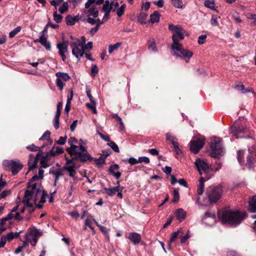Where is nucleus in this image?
I'll list each match as a JSON object with an SVG mask.
<instances>
[{"label": "nucleus", "instance_id": "obj_13", "mask_svg": "<svg viewBox=\"0 0 256 256\" xmlns=\"http://www.w3.org/2000/svg\"><path fill=\"white\" fill-rule=\"evenodd\" d=\"M68 42L64 41L62 43L57 44V48L58 50L60 55L62 56V60L64 62L66 58V54H68Z\"/></svg>", "mask_w": 256, "mask_h": 256}, {"label": "nucleus", "instance_id": "obj_60", "mask_svg": "<svg viewBox=\"0 0 256 256\" xmlns=\"http://www.w3.org/2000/svg\"><path fill=\"white\" fill-rule=\"evenodd\" d=\"M138 163L144 162L146 164H148L150 162V160L148 157L142 156L140 157L138 160Z\"/></svg>", "mask_w": 256, "mask_h": 256}, {"label": "nucleus", "instance_id": "obj_47", "mask_svg": "<svg viewBox=\"0 0 256 256\" xmlns=\"http://www.w3.org/2000/svg\"><path fill=\"white\" fill-rule=\"evenodd\" d=\"M147 17V14H146L144 13H140L139 14L138 20L139 22L140 23H144V22L145 20H146V18Z\"/></svg>", "mask_w": 256, "mask_h": 256}, {"label": "nucleus", "instance_id": "obj_20", "mask_svg": "<svg viewBox=\"0 0 256 256\" xmlns=\"http://www.w3.org/2000/svg\"><path fill=\"white\" fill-rule=\"evenodd\" d=\"M76 164H74L70 166H64L62 169L68 171V175L73 178L76 174Z\"/></svg>", "mask_w": 256, "mask_h": 256}, {"label": "nucleus", "instance_id": "obj_55", "mask_svg": "<svg viewBox=\"0 0 256 256\" xmlns=\"http://www.w3.org/2000/svg\"><path fill=\"white\" fill-rule=\"evenodd\" d=\"M78 160V158H75L74 156H72V159H68L66 158V163L65 166H70L74 164H76L75 160Z\"/></svg>", "mask_w": 256, "mask_h": 256}, {"label": "nucleus", "instance_id": "obj_44", "mask_svg": "<svg viewBox=\"0 0 256 256\" xmlns=\"http://www.w3.org/2000/svg\"><path fill=\"white\" fill-rule=\"evenodd\" d=\"M52 174L55 177V182H56L59 180V178L63 174L62 170H58L54 172Z\"/></svg>", "mask_w": 256, "mask_h": 256}, {"label": "nucleus", "instance_id": "obj_52", "mask_svg": "<svg viewBox=\"0 0 256 256\" xmlns=\"http://www.w3.org/2000/svg\"><path fill=\"white\" fill-rule=\"evenodd\" d=\"M64 0H52L50 2V4L52 6L55 7V10H57V6L60 4Z\"/></svg>", "mask_w": 256, "mask_h": 256}, {"label": "nucleus", "instance_id": "obj_37", "mask_svg": "<svg viewBox=\"0 0 256 256\" xmlns=\"http://www.w3.org/2000/svg\"><path fill=\"white\" fill-rule=\"evenodd\" d=\"M122 43L117 42L114 44H110L108 46V52L112 54L114 50H117L121 46Z\"/></svg>", "mask_w": 256, "mask_h": 256}, {"label": "nucleus", "instance_id": "obj_34", "mask_svg": "<svg viewBox=\"0 0 256 256\" xmlns=\"http://www.w3.org/2000/svg\"><path fill=\"white\" fill-rule=\"evenodd\" d=\"M160 14L157 12H155L150 15V22L152 23L158 22L160 20Z\"/></svg>", "mask_w": 256, "mask_h": 256}, {"label": "nucleus", "instance_id": "obj_22", "mask_svg": "<svg viewBox=\"0 0 256 256\" xmlns=\"http://www.w3.org/2000/svg\"><path fill=\"white\" fill-rule=\"evenodd\" d=\"M119 166L116 164L111 165L110 168V172L116 178L118 179L121 176V173L118 171Z\"/></svg>", "mask_w": 256, "mask_h": 256}, {"label": "nucleus", "instance_id": "obj_32", "mask_svg": "<svg viewBox=\"0 0 256 256\" xmlns=\"http://www.w3.org/2000/svg\"><path fill=\"white\" fill-rule=\"evenodd\" d=\"M56 76L65 82L68 81L70 78L68 74L60 72L56 73Z\"/></svg>", "mask_w": 256, "mask_h": 256}, {"label": "nucleus", "instance_id": "obj_46", "mask_svg": "<svg viewBox=\"0 0 256 256\" xmlns=\"http://www.w3.org/2000/svg\"><path fill=\"white\" fill-rule=\"evenodd\" d=\"M54 19L57 23H59L62 20V16L60 14H57L56 10L54 13Z\"/></svg>", "mask_w": 256, "mask_h": 256}, {"label": "nucleus", "instance_id": "obj_1", "mask_svg": "<svg viewBox=\"0 0 256 256\" xmlns=\"http://www.w3.org/2000/svg\"><path fill=\"white\" fill-rule=\"evenodd\" d=\"M68 142L70 145V148H68L67 150L71 156H74L75 158L80 159V160L82 162H84L87 160L92 161V157L88 152L86 149L83 146L80 144L79 146L81 152H80L78 151V146L74 144L78 142V140L75 138H70Z\"/></svg>", "mask_w": 256, "mask_h": 256}, {"label": "nucleus", "instance_id": "obj_31", "mask_svg": "<svg viewBox=\"0 0 256 256\" xmlns=\"http://www.w3.org/2000/svg\"><path fill=\"white\" fill-rule=\"evenodd\" d=\"M20 232H10L5 236L6 239L8 242L12 241L14 238H18L20 236Z\"/></svg>", "mask_w": 256, "mask_h": 256}, {"label": "nucleus", "instance_id": "obj_3", "mask_svg": "<svg viewBox=\"0 0 256 256\" xmlns=\"http://www.w3.org/2000/svg\"><path fill=\"white\" fill-rule=\"evenodd\" d=\"M27 188V190L25 192L23 202L24 203L25 206L30 208L29 212H31L34 211V209L33 204L30 202V201L33 199L34 202L36 204V202L38 201V194L40 193L36 190V184L28 186Z\"/></svg>", "mask_w": 256, "mask_h": 256}, {"label": "nucleus", "instance_id": "obj_57", "mask_svg": "<svg viewBox=\"0 0 256 256\" xmlns=\"http://www.w3.org/2000/svg\"><path fill=\"white\" fill-rule=\"evenodd\" d=\"M38 179H40V178H39V176H37L36 174H35L34 176L30 180V182H28V186H31L32 185V184H35L34 182L36 180H38ZM36 187L37 188V186H36Z\"/></svg>", "mask_w": 256, "mask_h": 256}, {"label": "nucleus", "instance_id": "obj_4", "mask_svg": "<svg viewBox=\"0 0 256 256\" xmlns=\"http://www.w3.org/2000/svg\"><path fill=\"white\" fill-rule=\"evenodd\" d=\"M168 29L173 33L172 37V46L180 44L178 41L184 39L185 30L180 25L175 26L173 24H169Z\"/></svg>", "mask_w": 256, "mask_h": 256}, {"label": "nucleus", "instance_id": "obj_33", "mask_svg": "<svg viewBox=\"0 0 256 256\" xmlns=\"http://www.w3.org/2000/svg\"><path fill=\"white\" fill-rule=\"evenodd\" d=\"M148 48L152 52H156L157 51L156 43L154 39H150L148 41Z\"/></svg>", "mask_w": 256, "mask_h": 256}, {"label": "nucleus", "instance_id": "obj_27", "mask_svg": "<svg viewBox=\"0 0 256 256\" xmlns=\"http://www.w3.org/2000/svg\"><path fill=\"white\" fill-rule=\"evenodd\" d=\"M104 0H88L85 4V8H89L92 4L100 5L104 2Z\"/></svg>", "mask_w": 256, "mask_h": 256}, {"label": "nucleus", "instance_id": "obj_26", "mask_svg": "<svg viewBox=\"0 0 256 256\" xmlns=\"http://www.w3.org/2000/svg\"><path fill=\"white\" fill-rule=\"evenodd\" d=\"M93 221L96 224V225L100 228V230L104 234L106 238H107L108 240H110V236L108 233V230L106 228L105 226H102L95 219H93Z\"/></svg>", "mask_w": 256, "mask_h": 256}, {"label": "nucleus", "instance_id": "obj_11", "mask_svg": "<svg viewBox=\"0 0 256 256\" xmlns=\"http://www.w3.org/2000/svg\"><path fill=\"white\" fill-rule=\"evenodd\" d=\"M70 48H72V54L78 60L81 58L84 54V46L78 40H76V42H72L70 44Z\"/></svg>", "mask_w": 256, "mask_h": 256}, {"label": "nucleus", "instance_id": "obj_12", "mask_svg": "<svg viewBox=\"0 0 256 256\" xmlns=\"http://www.w3.org/2000/svg\"><path fill=\"white\" fill-rule=\"evenodd\" d=\"M205 139L201 136L190 141V150L194 154H197L204 146Z\"/></svg>", "mask_w": 256, "mask_h": 256}, {"label": "nucleus", "instance_id": "obj_17", "mask_svg": "<svg viewBox=\"0 0 256 256\" xmlns=\"http://www.w3.org/2000/svg\"><path fill=\"white\" fill-rule=\"evenodd\" d=\"M87 9L88 10H85V13L87 14L88 16H92L93 18H96L98 16V10L95 5L92 4Z\"/></svg>", "mask_w": 256, "mask_h": 256}, {"label": "nucleus", "instance_id": "obj_59", "mask_svg": "<svg viewBox=\"0 0 256 256\" xmlns=\"http://www.w3.org/2000/svg\"><path fill=\"white\" fill-rule=\"evenodd\" d=\"M26 149H28V150H29L30 151H31V152H36V151H38L40 149V148L36 146L34 144H32L30 146H27L26 147Z\"/></svg>", "mask_w": 256, "mask_h": 256}, {"label": "nucleus", "instance_id": "obj_30", "mask_svg": "<svg viewBox=\"0 0 256 256\" xmlns=\"http://www.w3.org/2000/svg\"><path fill=\"white\" fill-rule=\"evenodd\" d=\"M186 212L182 208H179L177 210L176 217L180 221H182L186 217Z\"/></svg>", "mask_w": 256, "mask_h": 256}, {"label": "nucleus", "instance_id": "obj_28", "mask_svg": "<svg viewBox=\"0 0 256 256\" xmlns=\"http://www.w3.org/2000/svg\"><path fill=\"white\" fill-rule=\"evenodd\" d=\"M113 8V6L108 0H106L104 4L102 10L104 12L110 13Z\"/></svg>", "mask_w": 256, "mask_h": 256}, {"label": "nucleus", "instance_id": "obj_58", "mask_svg": "<svg viewBox=\"0 0 256 256\" xmlns=\"http://www.w3.org/2000/svg\"><path fill=\"white\" fill-rule=\"evenodd\" d=\"M180 196L178 190L174 189V199L172 200L173 202H178L179 200Z\"/></svg>", "mask_w": 256, "mask_h": 256}, {"label": "nucleus", "instance_id": "obj_62", "mask_svg": "<svg viewBox=\"0 0 256 256\" xmlns=\"http://www.w3.org/2000/svg\"><path fill=\"white\" fill-rule=\"evenodd\" d=\"M10 190H5L3 191L2 192L0 193V200L10 195Z\"/></svg>", "mask_w": 256, "mask_h": 256}, {"label": "nucleus", "instance_id": "obj_39", "mask_svg": "<svg viewBox=\"0 0 256 256\" xmlns=\"http://www.w3.org/2000/svg\"><path fill=\"white\" fill-rule=\"evenodd\" d=\"M126 8V4H123L120 6V8H119L116 10V14L118 17H120L124 14Z\"/></svg>", "mask_w": 256, "mask_h": 256}, {"label": "nucleus", "instance_id": "obj_23", "mask_svg": "<svg viewBox=\"0 0 256 256\" xmlns=\"http://www.w3.org/2000/svg\"><path fill=\"white\" fill-rule=\"evenodd\" d=\"M128 239L134 244H138L141 240V236L136 232H130L128 236Z\"/></svg>", "mask_w": 256, "mask_h": 256}, {"label": "nucleus", "instance_id": "obj_51", "mask_svg": "<svg viewBox=\"0 0 256 256\" xmlns=\"http://www.w3.org/2000/svg\"><path fill=\"white\" fill-rule=\"evenodd\" d=\"M214 1L213 0H208L204 2V6L211 9L214 8Z\"/></svg>", "mask_w": 256, "mask_h": 256}, {"label": "nucleus", "instance_id": "obj_10", "mask_svg": "<svg viewBox=\"0 0 256 256\" xmlns=\"http://www.w3.org/2000/svg\"><path fill=\"white\" fill-rule=\"evenodd\" d=\"M173 50H176L180 52L181 55L176 54L175 52L174 54L176 56L182 57V58L186 60V62H188L190 58L193 56V52L188 49L183 48L182 44H178L176 46H171Z\"/></svg>", "mask_w": 256, "mask_h": 256}, {"label": "nucleus", "instance_id": "obj_2", "mask_svg": "<svg viewBox=\"0 0 256 256\" xmlns=\"http://www.w3.org/2000/svg\"><path fill=\"white\" fill-rule=\"evenodd\" d=\"M246 216V214L244 212L224 209L222 212L220 218L223 223L235 226L240 224Z\"/></svg>", "mask_w": 256, "mask_h": 256}, {"label": "nucleus", "instance_id": "obj_53", "mask_svg": "<svg viewBox=\"0 0 256 256\" xmlns=\"http://www.w3.org/2000/svg\"><path fill=\"white\" fill-rule=\"evenodd\" d=\"M86 95H87L88 97L89 98L90 102L92 103H94V102L95 101H94L92 96L91 94L90 89L88 86H86Z\"/></svg>", "mask_w": 256, "mask_h": 256}, {"label": "nucleus", "instance_id": "obj_25", "mask_svg": "<svg viewBox=\"0 0 256 256\" xmlns=\"http://www.w3.org/2000/svg\"><path fill=\"white\" fill-rule=\"evenodd\" d=\"M119 184H120V182H117V184L118 185V186H116V187H113L110 188H104V190H105L106 193L108 196H113L116 194V192H117L118 190L120 188Z\"/></svg>", "mask_w": 256, "mask_h": 256}, {"label": "nucleus", "instance_id": "obj_29", "mask_svg": "<svg viewBox=\"0 0 256 256\" xmlns=\"http://www.w3.org/2000/svg\"><path fill=\"white\" fill-rule=\"evenodd\" d=\"M66 21L68 25L72 26L76 21H78V19L76 17H74L70 15H68L66 18Z\"/></svg>", "mask_w": 256, "mask_h": 256}, {"label": "nucleus", "instance_id": "obj_61", "mask_svg": "<svg viewBox=\"0 0 256 256\" xmlns=\"http://www.w3.org/2000/svg\"><path fill=\"white\" fill-rule=\"evenodd\" d=\"M66 136H60L58 140L56 142V143L58 144H60V145H63L65 143H66Z\"/></svg>", "mask_w": 256, "mask_h": 256}, {"label": "nucleus", "instance_id": "obj_36", "mask_svg": "<svg viewBox=\"0 0 256 256\" xmlns=\"http://www.w3.org/2000/svg\"><path fill=\"white\" fill-rule=\"evenodd\" d=\"M180 233H182V230H178L176 232H174L170 238L169 244H172V242H174V240L178 237H180Z\"/></svg>", "mask_w": 256, "mask_h": 256}, {"label": "nucleus", "instance_id": "obj_5", "mask_svg": "<svg viewBox=\"0 0 256 256\" xmlns=\"http://www.w3.org/2000/svg\"><path fill=\"white\" fill-rule=\"evenodd\" d=\"M211 140V156L214 158H219L224 154L221 140L219 138L213 137Z\"/></svg>", "mask_w": 256, "mask_h": 256}, {"label": "nucleus", "instance_id": "obj_8", "mask_svg": "<svg viewBox=\"0 0 256 256\" xmlns=\"http://www.w3.org/2000/svg\"><path fill=\"white\" fill-rule=\"evenodd\" d=\"M42 235V232L35 228H29L26 234V239L32 246H36L38 238Z\"/></svg>", "mask_w": 256, "mask_h": 256}, {"label": "nucleus", "instance_id": "obj_9", "mask_svg": "<svg viewBox=\"0 0 256 256\" xmlns=\"http://www.w3.org/2000/svg\"><path fill=\"white\" fill-rule=\"evenodd\" d=\"M194 164L200 175H204L202 177L206 178L210 176H212L210 173L211 169L209 165L205 162L200 159L196 160Z\"/></svg>", "mask_w": 256, "mask_h": 256}, {"label": "nucleus", "instance_id": "obj_56", "mask_svg": "<svg viewBox=\"0 0 256 256\" xmlns=\"http://www.w3.org/2000/svg\"><path fill=\"white\" fill-rule=\"evenodd\" d=\"M56 82L57 86L59 88L60 90H62L63 89L64 85V84L62 82V79H60V78H58L56 80Z\"/></svg>", "mask_w": 256, "mask_h": 256}, {"label": "nucleus", "instance_id": "obj_21", "mask_svg": "<svg viewBox=\"0 0 256 256\" xmlns=\"http://www.w3.org/2000/svg\"><path fill=\"white\" fill-rule=\"evenodd\" d=\"M210 178V176L204 178L201 177L199 180V184L198 186L197 192L198 195H202L204 192V182L206 180H208Z\"/></svg>", "mask_w": 256, "mask_h": 256}, {"label": "nucleus", "instance_id": "obj_35", "mask_svg": "<svg viewBox=\"0 0 256 256\" xmlns=\"http://www.w3.org/2000/svg\"><path fill=\"white\" fill-rule=\"evenodd\" d=\"M166 140L170 142L173 146L174 145L175 143L176 144L178 143L177 138L172 136L170 133H167L166 134Z\"/></svg>", "mask_w": 256, "mask_h": 256}, {"label": "nucleus", "instance_id": "obj_64", "mask_svg": "<svg viewBox=\"0 0 256 256\" xmlns=\"http://www.w3.org/2000/svg\"><path fill=\"white\" fill-rule=\"evenodd\" d=\"M206 38V35L204 34L200 36L198 38V43L200 44H202L204 42Z\"/></svg>", "mask_w": 256, "mask_h": 256}, {"label": "nucleus", "instance_id": "obj_48", "mask_svg": "<svg viewBox=\"0 0 256 256\" xmlns=\"http://www.w3.org/2000/svg\"><path fill=\"white\" fill-rule=\"evenodd\" d=\"M86 106L88 108L91 110L92 111L94 114H96L97 113L96 110V102H94V103H92V104H90L88 103H87V104H86Z\"/></svg>", "mask_w": 256, "mask_h": 256}, {"label": "nucleus", "instance_id": "obj_7", "mask_svg": "<svg viewBox=\"0 0 256 256\" xmlns=\"http://www.w3.org/2000/svg\"><path fill=\"white\" fill-rule=\"evenodd\" d=\"M4 168L6 170H11L15 175L23 168V164L19 160H4L3 162Z\"/></svg>", "mask_w": 256, "mask_h": 256}, {"label": "nucleus", "instance_id": "obj_40", "mask_svg": "<svg viewBox=\"0 0 256 256\" xmlns=\"http://www.w3.org/2000/svg\"><path fill=\"white\" fill-rule=\"evenodd\" d=\"M68 2H64L62 4V6L58 8V11L61 14H64L68 11Z\"/></svg>", "mask_w": 256, "mask_h": 256}, {"label": "nucleus", "instance_id": "obj_19", "mask_svg": "<svg viewBox=\"0 0 256 256\" xmlns=\"http://www.w3.org/2000/svg\"><path fill=\"white\" fill-rule=\"evenodd\" d=\"M64 149L60 146L52 147L51 150L47 152V156H54L64 152Z\"/></svg>", "mask_w": 256, "mask_h": 256}, {"label": "nucleus", "instance_id": "obj_18", "mask_svg": "<svg viewBox=\"0 0 256 256\" xmlns=\"http://www.w3.org/2000/svg\"><path fill=\"white\" fill-rule=\"evenodd\" d=\"M36 190L40 192V194H38V200H40L38 204H37V206L39 208L42 207L43 204L46 202V198L48 196V194H44V192H42L40 189L36 188Z\"/></svg>", "mask_w": 256, "mask_h": 256}, {"label": "nucleus", "instance_id": "obj_43", "mask_svg": "<svg viewBox=\"0 0 256 256\" xmlns=\"http://www.w3.org/2000/svg\"><path fill=\"white\" fill-rule=\"evenodd\" d=\"M108 146H110L115 152H119L120 150L117 144L112 141H110L108 144Z\"/></svg>", "mask_w": 256, "mask_h": 256}, {"label": "nucleus", "instance_id": "obj_24", "mask_svg": "<svg viewBox=\"0 0 256 256\" xmlns=\"http://www.w3.org/2000/svg\"><path fill=\"white\" fill-rule=\"evenodd\" d=\"M248 210L250 212H256V196H254L249 201Z\"/></svg>", "mask_w": 256, "mask_h": 256}, {"label": "nucleus", "instance_id": "obj_14", "mask_svg": "<svg viewBox=\"0 0 256 256\" xmlns=\"http://www.w3.org/2000/svg\"><path fill=\"white\" fill-rule=\"evenodd\" d=\"M41 156V153L38 152L34 157L33 154H30L29 156V158L28 160V165L29 167V170H32L36 167L38 160Z\"/></svg>", "mask_w": 256, "mask_h": 256}, {"label": "nucleus", "instance_id": "obj_42", "mask_svg": "<svg viewBox=\"0 0 256 256\" xmlns=\"http://www.w3.org/2000/svg\"><path fill=\"white\" fill-rule=\"evenodd\" d=\"M174 6L182 8L183 6L182 0H171Z\"/></svg>", "mask_w": 256, "mask_h": 256}, {"label": "nucleus", "instance_id": "obj_45", "mask_svg": "<svg viewBox=\"0 0 256 256\" xmlns=\"http://www.w3.org/2000/svg\"><path fill=\"white\" fill-rule=\"evenodd\" d=\"M13 218H14V216L12 214V212L8 214L6 216L2 219L1 224L2 225H4L5 224L6 221L12 220Z\"/></svg>", "mask_w": 256, "mask_h": 256}, {"label": "nucleus", "instance_id": "obj_50", "mask_svg": "<svg viewBox=\"0 0 256 256\" xmlns=\"http://www.w3.org/2000/svg\"><path fill=\"white\" fill-rule=\"evenodd\" d=\"M60 115L56 114L55 115L54 120V126L56 129H58L59 128V118Z\"/></svg>", "mask_w": 256, "mask_h": 256}, {"label": "nucleus", "instance_id": "obj_16", "mask_svg": "<svg viewBox=\"0 0 256 256\" xmlns=\"http://www.w3.org/2000/svg\"><path fill=\"white\" fill-rule=\"evenodd\" d=\"M34 42H40V44L45 47L46 50H50L51 45L50 42L47 40V37L44 34H42L39 39H37L34 41Z\"/></svg>", "mask_w": 256, "mask_h": 256}, {"label": "nucleus", "instance_id": "obj_49", "mask_svg": "<svg viewBox=\"0 0 256 256\" xmlns=\"http://www.w3.org/2000/svg\"><path fill=\"white\" fill-rule=\"evenodd\" d=\"M190 232L188 231L187 234L184 236H183V232L180 233V237L181 238V243L184 244V243L186 240L190 237V236L189 234Z\"/></svg>", "mask_w": 256, "mask_h": 256}, {"label": "nucleus", "instance_id": "obj_6", "mask_svg": "<svg viewBox=\"0 0 256 256\" xmlns=\"http://www.w3.org/2000/svg\"><path fill=\"white\" fill-rule=\"evenodd\" d=\"M222 188L220 186H210L206 189V194L210 204L216 202L222 196Z\"/></svg>", "mask_w": 256, "mask_h": 256}, {"label": "nucleus", "instance_id": "obj_15", "mask_svg": "<svg viewBox=\"0 0 256 256\" xmlns=\"http://www.w3.org/2000/svg\"><path fill=\"white\" fill-rule=\"evenodd\" d=\"M246 128L242 126H240L238 123H234L230 128V134L234 136H236L240 133H244L246 132Z\"/></svg>", "mask_w": 256, "mask_h": 256}, {"label": "nucleus", "instance_id": "obj_63", "mask_svg": "<svg viewBox=\"0 0 256 256\" xmlns=\"http://www.w3.org/2000/svg\"><path fill=\"white\" fill-rule=\"evenodd\" d=\"M68 214L74 219H77L80 216V214L77 211L70 212Z\"/></svg>", "mask_w": 256, "mask_h": 256}, {"label": "nucleus", "instance_id": "obj_38", "mask_svg": "<svg viewBox=\"0 0 256 256\" xmlns=\"http://www.w3.org/2000/svg\"><path fill=\"white\" fill-rule=\"evenodd\" d=\"M50 156H48L47 154H46V156H41L40 164L43 168H46L48 166L46 164V162H47L48 158H50Z\"/></svg>", "mask_w": 256, "mask_h": 256}, {"label": "nucleus", "instance_id": "obj_54", "mask_svg": "<svg viewBox=\"0 0 256 256\" xmlns=\"http://www.w3.org/2000/svg\"><path fill=\"white\" fill-rule=\"evenodd\" d=\"M50 131H46L42 137L40 138V140H48L50 138Z\"/></svg>", "mask_w": 256, "mask_h": 256}, {"label": "nucleus", "instance_id": "obj_41", "mask_svg": "<svg viewBox=\"0 0 256 256\" xmlns=\"http://www.w3.org/2000/svg\"><path fill=\"white\" fill-rule=\"evenodd\" d=\"M21 27L20 26H18L16 28H15L13 30L10 32L9 33V37L10 38H12L14 37L16 35L20 30H21Z\"/></svg>", "mask_w": 256, "mask_h": 256}]
</instances>
